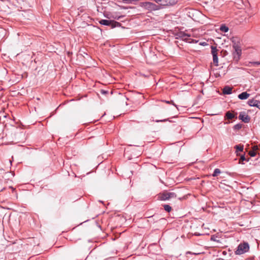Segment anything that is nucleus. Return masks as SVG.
I'll return each instance as SVG.
<instances>
[{"label":"nucleus","mask_w":260,"mask_h":260,"mask_svg":"<svg viewBox=\"0 0 260 260\" xmlns=\"http://www.w3.org/2000/svg\"><path fill=\"white\" fill-rule=\"evenodd\" d=\"M140 6L149 11L159 10L162 8L160 5H156L154 3L148 2H141L140 4Z\"/></svg>","instance_id":"f257e3e1"},{"label":"nucleus","mask_w":260,"mask_h":260,"mask_svg":"<svg viewBox=\"0 0 260 260\" xmlns=\"http://www.w3.org/2000/svg\"><path fill=\"white\" fill-rule=\"evenodd\" d=\"M249 250V245L247 242L241 243L235 251V254L241 255L248 252Z\"/></svg>","instance_id":"f03ea898"},{"label":"nucleus","mask_w":260,"mask_h":260,"mask_svg":"<svg viewBox=\"0 0 260 260\" xmlns=\"http://www.w3.org/2000/svg\"><path fill=\"white\" fill-rule=\"evenodd\" d=\"M233 48L234 49V51L233 53L234 58L236 61H238L240 59L242 54L241 47L238 43H234L233 45Z\"/></svg>","instance_id":"7ed1b4c3"},{"label":"nucleus","mask_w":260,"mask_h":260,"mask_svg":"<svg viewBox=\"0 0 260 260\" xmlns=\"http://www.w3.org/2000/svg\"><path fill=\"white\" fill-rule=\"evenodd\" d=\"M159 199L162 201L168 200L171 198H176V194L173 192H164L160 193L158 197Z\"/></svg>","instance_id":"20e7f679"},{"label":"nucleus","mask_w":260,"mask_h":260,"mask_svg":"<svg viewBox=\"0 0 260 260\" xmlns=\"http://www.w3.org/2000/svg\"><path fill=\"white\" fill-rule=\"evenodd\" d=\"M158 5H160L163 8V6H170L176 4L177 3V0H154Z\"/></svg>","instance_id":"39448f33"},{"label":"nucleus","mask_w":260,"mask_h":260,"mask_svg":"<svg viewBox=\"0 0 260 260\" xmlns=\"http://www.w3.org/2000/svg\"><path fill=\"white\" fill-rule=\"evenodd\" d=\"M175 37L176 39H181L183 41L187 42V38L190 37V35L186 34L183 31H179L175 34Z\"/></svg>","instance_id":"423d86ee"},{"label":"nucleus","mask_w":260,"mask_h":260,"mask_svg":"<svg viewBox=\"0 0 260 260\" xmlns=\"http://www.w3.org/2000/svg\"><path fill=\"white\" fill-rule=\"evenodd\" d=\"M211 53L213 56V61L214 64L217 66L218 65V56H217V49L216 47L211 46Z\"/></svg>","instance_id":"0eeeda50"},{"label":"nucleus","mask_w":260,"mask_h":260,"mask_svg":"<svg viewBox=\"0 0 260 260\" xmlns=\"http://www.w3.org/2000/svg\"><path fill=\"white\" fill-rule=\"evenodd\" d=\"M239 119L245 123H248L250 121V117L245 112H240L239 115Z\"/></svg>","instance_id":"6e6552de"},{"label":"nucleus","mask_w":260,"mask_h":260,"mask_svg":"<svg viewBox=\"0 0 260 260\" xmlns=\"http://www.w3.org/2000/svg\"><path fill=\"white\" fill-rule=\"evenodd\" d=\"M248 105L251 107H255L260 109V101L254 99L249 100L247 102Z\"/></svg>","instance_id":"1a4fd4ad"},{"label":"nucleus","mask_w":260,"mask_h":260,"mask_svg":"<svg viewBox=\"0 0 260 260\" xmlns=\"http://www.w3.org/2000/svg\"><path fill=\"white\" fill-rule=\"evenodd\" d=\"M222 92L224 94H230L232 92V88L229 86H225L222 89Z\"/></svg>","instance_id":"9d476101"},{"label":"nucleus","mask_w":260,"mask_h":260,"mask_svg":"<svg viewBox=\"0 0 260 260\" xmlns=\"http://www.w3.org/2000/svg\"><path fill=\"white\" fill-rule=\"evenodd\" d=\"M250 96V94L248 93L247 92H243L239 94L238 96V98L240 100H246L249 98Z\"/></svg>","instance_id":"9b49d317"},{"label":"nucleus","mask_w":260,"mask_h":260,"mask_svg":"<svg viewBox=\"0 0 260 260\" xmlns=\"http://www.w3.org/2000/svg\"><path fill=\"white\" fill-rule=\"evenodd\" d=\"M112 20H109L106 19H102L99 21V23L104 25L111 26Z\"/></svg>","instance_id":"f8f14e48"},{"label":"nucleus","mask_w":260,"mask_h":260,"mask_svg":"<svg viewBox=\"0 0 260 260\" xmlns=\"http://www.w3.org/2000/svg\"><path fill=\"white\" fill-rule=\"evenodd\" d=\"M225 117L228 119H232L233 118L236 117V115L232 113L230 111H228L225 113Z\"/></svg>","instance_id":"ddd939ff"},{"label":"nucleus","mask_w":260,"mask_h":260,"mask_svg":"<svg viewBox=\"0 0 260 260\" xmlns=\"http://www.w3.org/2000/svg\"><path fill=\"white\" fill-rule=\"evenodd\" d=\"M121 26V23L115 21L114 20H112L111 24V28H114L115 27H120Z\"/></svg>","instance_id":"4468645a"},{"label":"nucleus","mask_w":260,"mask_h":260,"mask_svg":"<svg viewBox=\"0 0 260 260\" xmlns=\"http://www.w3.org/2000/svg\"><path fill=\"white\" fill-rule=\"evenodd\" d=\"M235 148L236 149V152L237 153L238 151L242 152L243 151L244 146L241 145H237L235 146Z\"/></svg>","instance_id":"2eb2a0df"},{"label":"nucleus","mask_w":260,"mask_h":260,"mask_svg":"<svg viewBox=\"0 0 260 260\" xmlns=\"http://www.w3.org/2000/svg\"><path fill=\"white\" fill-rule=\"evenodd\" d=\"M220 30L223 32H226L229 30V28L225 24H222L220 27Z\"/></svg>","instance_id":"dca6fc26"},{"label":"nucleus","mask_w":260,"mask_h":260,"mask_svg":"<svg viewBox=\"0 0 260 260\" xmlns=\"http://www.w3.org/2000/svg\"><path fill=\"white\" fill-rule=\"evenodd\" d=\"M249 160V158H248V159L246 158V157H245L244 155H241L240 156V159H239V163H242L243 164V163L242 162L243 161H248Z\"/></svg>","instance_id":"f3484780"},{"label":"nucleus","mask_w":260,"mask_h":260,"mask_svg":"<svg viewBox=\"0 0 260 260\" xmlns=\"http://www.w3.org/2000/svg\"><path fill=\"white\" fill-rule=\"evenodd\" d=\"M221 173V171L220 169L216 168L214 170V172L212 174V176L213 177H216L220 173Z\"/></svg>","instance_id":"a211bd4d"},{"label":"nucleus","mask_w":260,"mask_h":260,"mask_svg":"<svg viewBox=\"0 0 260 260\" xmlns=\"http://www.w3.org/2000/svg\"><path fill=\"white\" fill-rule=\"evenodd\" d=\"M164 208L165 210L168 212H170L172 210V207L169 205H164Z\"/></svg>","instance_id":"6ab92c4d"},{"label":"nucleus","mask_w":260,"mask_h":260,"mask_svg":"<svg viewBox=\"0 0 260 260\" xmlns=\"http://www.w3.org/2000/svg\"><path fill=\"white\" fill-rule=\"evenodd\" d=\"M242 124H240V123L236 124L234 126L233 129L234 130H239L240 129H241L242 128Z\"/></svg>","instance_id":"aec40b11"},{"label":"nucleus","mask_w":260,"mask_h":260,"mask_svg":"<svg viewBox=\"0 0 260 260\" xmlns=\"http://www.w3.org/2000/svg\"><path fill=\"white\" fill-rule=\"evenodd\" d=\"M123 2L126 4H133L134 2L138 1V0H122Z\"/></svg>","instance_id":"412c9836"},{"label":"nucleus","mask_w":260,"mask_h":260,"mask_svg":"<svg viewBox=\"0 0 260 260\" xmlns=\"http://www.w3.org/2000/svg\"><path fill=\"white\" fill-rule=\"evenodd\" d=\"M164 102L166 103H167V104H172L173 105H174L175 107H176L177 108H178L177 107V106L173 102V101H164Z\"/></svg>","instance_id":"4be33fe9"},{"label":"nucleus","mask_w":260,"mask_h":260,"mask_svg":"<svg viewBox=\"0 0 260 260\" xmlns=\"http://www.w3.org/2000/svg\"><path fill=\"white\" fill-rule=\"evenodd\" d=\"M249 154L251 157H254L256 155V152L254 150L250 151L249 152Z\"/></svg>","instance_id":"5701e85b"},{"label":"nucleus","mask_w":260,"mask_h":260,"mask_svg":"<svg viewBox=\"0 0 260 260\" xmlns=\"http://www.w3.org/2000/svg\"><path fill=\"white\" fill-rule=\"evenodd\" d=\"M168 121L171 122V121L169 120V118L164 119H162V120H156L155 121L156 122H166V121Z\"/></svg>","instance_id":"b1692460"},{"label":"nucleus","mask_w":260,"mask_h":260,"mask_svg":"<svg viewBox=\"0 0 260 260\" xmlns=\"http://www.w3.org/2000/svg\"><path fill=\"white\" fill-rule=\"evenodd\" d=\"M123 16H112L111 17L115 19H117V20H119L120 18H122L123 17Z\"/></svg>","instance_id":"393cba45"},{"label":"nucleus","mask_w":260,"mask_h":260,"mask_svg":"<svg viewBox=\"0 0 260 260\" xmlns=\"http://www.w3.org/2000/svg\"><path fill=\"white\" fill-rule=\"evenodd\" d=\"M249 63L253 64L254 65H260V62H259V61L250 62Z\"/></svg>","instance_id":"a878e982"},{"label":"nucleus","mask_w":260,"mask_h":260,"mask_svg":"<svg viewBox=\"0 0 260 260\" xmlns=\"http://www.w3.org/2000/svg\"><path fill=\"white\" fill-rule=\"evenodd\" d=\"M211 240H212V241H216V242H219V240H217L216 237H215L214 236L211 237Z\"/></svg>","instance_id":"bb28decb"},{"label":"nucleus","mask_w":260,"mask_h":260,"mask_svg":"<svg viewBox=\"0 0 260 260\" xmlns=\"http://www.w3.org/2000/svg\"><path fill=\"white\" fill-rule=\"evenodd\" d=\"M199 44L203 46L207 45V43L205 42H200Z\"/></svg>","instance_id":"cd10ccee"},{"label":"nucleus","mask_w":260,"mask_h":260,"mask_svg":"<svg viewBox=\"0 0 260 260\" xmlns=\"http://www.w3.org/2000/svg\"><path fill=\"white\" fill-rule=\"evenodd\" d=\"M120 9H127L128 8L124 6H119Z\"/></svg>","instance_id":"c85d7f7f"},{"label":"nucleus","mask_w":260,"mask_h":260,"mask_svg":"<svg viewBox=\"0 0 260 260\" xmlns=\"http://www.w3.org/2000/svg\"><path fill=\"white\" fill-rule=\"evenodd\" d=\"M108 92V91H106V90H101V93L102 94H107Z\"/></svg>","instance_id":"c756f323"}]
</instances>
